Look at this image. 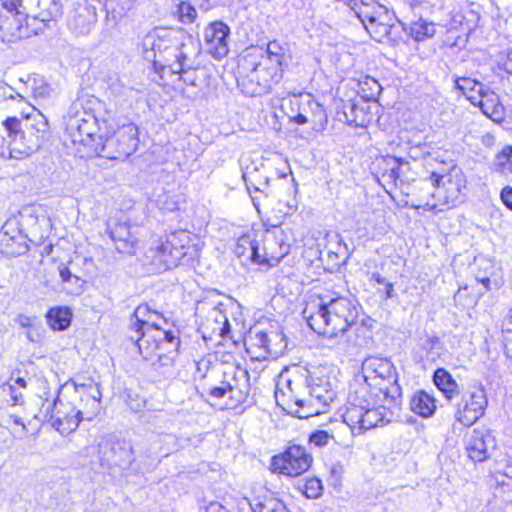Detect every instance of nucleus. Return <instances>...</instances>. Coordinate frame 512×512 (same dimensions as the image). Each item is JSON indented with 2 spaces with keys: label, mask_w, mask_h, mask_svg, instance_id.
<instances>
[{
  "label": "nucleus",
  "mask_w": 512,
  "mask_h": 512,
  "mask_svg": "<svg viewBox=\"0 0 512 512\" xmlns=\"http://www.w3.org/2000/svg\"><path fill=\"white\" fill-rule=\"evenodd\" d=\"M360 310L361 306L347 297H320L317 303L307 304L302 314L315 333L332 338L343 336L356 324Z\"/></svg>",
  "instance_id": "f257e3e1"
},
{
  "label": "nucleus",
  "mask_w": 512,
  "mask_h": 512,
  "mask_svg": "<svg viewBox=\"0 0 512 512\" xmlns=\"http://www.w3.org/2000/svg\"><path fill=\"white\" fill-rule=\"evenodd\" d=\"M66 132L71 146L66 144L68 153L79 158H92L98 155L101 136L98 135V121L95 115L83 109L82 104L74 102L69 109Z\"/></svg>",
  "instance_id": "f03ea898"
},
{
  "label": "nucleus",
  "mask_w": 512,
  "mask_h": 512,
  "mask_svg": "<svg viewBox=\"0 0 512 512\" xmlns=\"http://www.w3.org/2000/svg\"><path fill=\"white\" fill-rule=\"evenodd\" d=\"M160 318L162 315L154 310L134 344L144 359L157 355L161 365H173L179 354L180 339L173 331L158 324L157 320Z\"/></svg>",
  "instance_id": "7ed1b4c3"
},
{
  "label": "nucleus",
  "mask_w": 512,
  "mask_h": 512,
  "mask_svg": "<svg viewBox=\"0 0 512 512\" xmlns=\"http://www.w3.org/2000/svg\"><path fill=\"white\" fill-rule=\"evenodd\" d=\"M364 382L369 393L397 408L402 403V390L397 382L393 363L387 358L368 357L362 362Z\"/></svg>",
  "instance_id": "20e7f679"
},
{
  "label": "nucleus",
  "mask_w": 512,
  "mask_h": 512,
  "mask_svg": "<svg viewBox=\"0 0 512 512\" xmlns=\"http://www.w3.org/2000/svg\"><path fill=\"white\" fill-rule=\"evenodd\" d=\"M349 6L361 21L368 34L377 42H395L398 26L394 15L377 0H349Z\"/></svg>",
  "instance_id": "39448f33"
},
{
  "label": "nucleus",
  "mask_w": 512,
  "mask_h": 512,
  "mask_svg": "<svg viewBox=\"0 0 512 512\" xmlns=\"http://www.w3.org/2000/svg\"><path fill=\"white\" fill-rule=\"evenodd\" d=\"M307 387L309 389V397L307 399H296L295 404L302 408L307 405L310 407V411L304 414L296 411L299 418H308L311 415L324 412V409L336 397L331 377L328 369L325 367H317L309 372Z\"/></svg>",
  "instance_id": "423d86ee"
},
{
  "label": "nucleus",
  "mask_w": 512,
  "mask_h": 512,
  "mask_svg": "<svg viewBox=\"0 0 512 512\" xmlns=\"http://www.w3.org/2000/svg\"><path fill=\"white\" fill-rule=\"evenodd\" d=\"M139 132L136 124L123 121L112 134L99 145L98 155L111 160H125L131 156L139 145Z\"/></svg>",
  "instance_id": "0eeeda50"
},
{
  "label": "nucleus",
  "mask_w": 512,
  "mask_h": 512,
  "mask_svg": "<svg viewBox=\"0 0 512 512\" xmlns=\"http://www.w3.org/2000/svg\"><path fill=\"white\" fill-rule=\"evenodd\" d=\"M189 235L185 231H178L160 239L155 247L150 249L154 262L162 264L164 269H171L179 265L188 264L192 259Z\"/></svg>",
  "instance_id": "6e6552de"
},
{
  "label": "nucleus",
  "mask_w": 512,
  "mask_h": 512,
  "mask_svg": "<svg viewBox=\"0 0 512 512\" xmlns=\"http://www.w3.org/2000/svg\"><path fill=\"white\" fill-rule=\"evenodd\" d=\"M2 7L18 16H32L44 23L62 18L61 0H0Z\"/></svg>",
  "instance_id": "1a4fd4ad"
},
{
  "label": "nucleus",
  "mask_w": 512,
  "mask_h": 512,
  "mask_svg": "<svg viewBox=\"0 0 512 512\" xmlns=\"http://www.w3.org/2000/svg\"><path fill=\"white\" fill-rule=\"evenodd\" d=\"M455 420L464 426H471L485 413L488 406L486 391L482 385L473 386L461 395L455 404Z\"/></svg>",
  "instance_id": "9d476101"
},
{
  "label": "nucleus",
  "mask_w": 512,
  "mask_h": 512,
  "mask_svg": "<svg viewBox=\"0 0 512 512\" xmlns=\"http://www.w3.org/2000/svg\"><path fill=\"white\" fill-rule=\"evenodd\" d=\"M281 78L282 68L260 62L242 80V85L245 87L244 92L247 95L260 96L269 93L273 84H277Z\"/></svg>",
  "instance_id": "9b49d317"
},
{
  "label": "nucleus",
  "mask_w": 512,
  "mask_h": 512,
  "mask_svg": "<svg viewBox=\"0 0 512 512\" xmlns=\"http://www.w3.org/2000/svg\"><path fill=\"white\" fill-rule=\"evenodd\" d=\"M312 463V456L304 447L290 446L283 454L273 456L271 466L273 471L281 474L297 477L306 472Z\"/></svg>",
  "instance_id": "f8f14e48"
},
{
  "label": "nucleus",
  "mask_w": 512,
  "mask_h": 512,
  "mask_svg": "<svg viewBox=\"0 0 512 512\" xmlns=\"http://www.w3.org/2000/svg\"><path fill=\"white\" fill-rule=\"evenodd\" d=\"M380 400V398H376L375 395H371V393H369L368 386H357L350 392L347 408L343 414V420L350 427L353 433L356 430L358 433L361 432L364 409L370 407L369 405H377Z\"/></svg>",
  "instance_id": "ddd939ff"
},
{
  "label": "nucleus",
  "mask_w": 512,
  "mask_h": 512,
  "mask_svg": "<svg viewBox=\"0 0 512 512\" xmlns=\"http://www.w3.org/2000/svg\"><path fill=\"white\" fill-rule=\"evenodd\" d=\"M99 459L102 467H126L133 461L132 447L123 441L105 439L99 444Z\"/></svg>",
  "instance_id": "4468645a"
},
{
  "label": "nucleus",
  "mask_w": 512,
  "mask_h": 512,
  "mask_svg": "<svg viewBox=\"0 0 512 512\" xmlns=\"http://www.w3.org/2000/svg\"><path fill=\"white\" fill-rule=\"evenodd\" d=\"M173 51L175 63L172 65V68H179L180 70H183V68H198L201 44L192 35L179 32L178 40L174 43Z\"/></svg>",
  "instance_id": "2eb2a0df"
},
{
  "label": "nucleus",
  "mask_w": 512,
  "mask_h": 512,
  "mask_svg": "<svg viewBox=\"0 0 512 512\" xmlns=\"http://www.w3.org/2000/svg\"><path fill=\"white\" fill-rule=\"evenodd\" d=\"M22 127L27 134L26 146H20L23 150H39L50 136L49 125L46 117L41 113L21 120Z\"/></svg>",
  "instance_id": "dca6fc26"
},
{
  "label": "nucleus",
  "mask_w": 512,
  "mask_h": 512,
  "mask_svg": "<svg viewBox=\"0 0 512 512\" xmlns=\"http://www.w3.org/2000/svg\"><path fill=\"white\" fill-rule=\"evenodd\" d=\"M496 448V441L488 429H474L466 437V450L474 462H483L490 456V451Z\"/></svg>",
  "instance_id": "f3484780"
},
{
  "label": "nucleus",
  "mask_w": 512,
  "mask_h": 512,
  "mask_svg": "<svg viewBox=\"0 0 512 512\" xmlns=\"http://www.w3.org/2000/svg\"><path fill=\"white\" fill-rule=\"evenodd\" d=\"M179 32L166 28H155L143 39V54L146 59L155 61L157 53L166 52L178 40Z\"/></svg>",
  "instance_id": "a211bd4d"
},
{
  "label": "nucleus",
  "mask_w": 512,
  "mask_h": 512,
  "mask_svg": "<svg viewBox=\"0 0 512 512\" xmlns=\"http://www.w3.org/2000/svg\"><path fill=\"white\" fill-rule=\"evenodd\" d=\"M230 28L222 21L210 23L204 30V40L208 52L217 59L227 55L229 48L227 38Z\"/></svg>",
  "instance_id": "6ab92c4d"
},
{
  "label": "nucleus",
  "mask_w": 512,
  "mask_h": 512,
  "mask_svg": "<svg viewBox=\"0 0 512 512\" xmlns=\"http://www.w3.org/2000/svg\"><path fill=\"white\" fill-rule=\"evenodd\" d=\"M106 233L113 241L119 253L134 255L138 246V238L131 232V226L127 222H109Z\"/></svg>",
  "instance_id": "aec40b11"
},
{
  "label": "nucleus",
  "mask_w": 512,
  "mask_h": 512,
  "mask_svg": "<svg viewBox=\"0 0 512 512\" xmlns=\"http://www.w3.org/2000/svg\"><path fill=\"white\" fill-rule=\"evenodd\" d=\"M223 377L230 386V400L235 404L244 403L251 390L249 372L240 366H236L230 371L224 372Z\"/></svg>",
  "instance_id": "412c9836"
},
{
  "label": "nucleus",
  "mask_w": 512,
  "mask_h": 512,
  "mask_svg": "<svg viewBox=\"0 0 512 512\" xmlns=\"http://www.w3.org/2000/svg\"><path fill=\"white\" fill-rule=\"evenodd\" d=\"M3 126L7 136L9 137L10 143V158H22L31 155L37 150H29L26 151L20 148L21 146H26L27 142V134L25 133V129L22 127V121L16 117H8L5 121H3Z\"/></svg>",
  "instance_id": "4be33fe9"
},
{
  "label": "nucleus",
  "mask_w": 512,
  "mask_h": 512,
  "mask_svg": "<svg viewBox=\"0 0 512 512\" xmlns=\"http://www.w3.org/2000/svg\"><path fill=\"white\" fill-rule=\"evenodd\" d=\"M367 409H364L363 422L361 426V432L374 428L384 422L388 423L392 421L394 416H398L400 410L399 405L397 408L392 407L388 402L380 400L377 405H369Z\"/></svg>",
  "instance_id": "5701e85b"
},
{
  "label": "nucleus",
  "mask_w": 512,
  "mask_h": 512,
  "mask_svg": "<svg viewBox=\"0 0 512 512\" xmlns=\"http://www.w3.org/2000/svg\"><path fill=\"white\" fill-rule=\"evenodd\" d=\"M264 254L261 255L262 263L270 266L277 265L290 252V244L283 231L274 233L264 240Z\"/></svg>",
  "instance_id": "b1692460"
},
{
  "label": "nucleus",
  "mask_w": 512,
  "mask_h": 512,
  "mask_svg": "<svg viewBox=\"0 0 512 512\" xmlns=\"http://www.w3.org/2000/svg\"><path fill=\"white\" fill-rule=\"evenodd\" d=\"M242 178L245 182L246 188L251 195L253 205L257 210H259V196H253L252 191L254 189H259V185H265L266 183H270V177L267 174V169L263 163L257 164L255 162H251L247 165L243 172Z\"/></svg>",
  "instance_id": "393cba45"
},
{
  "label": "nucleus",
  "mask_w": 512,
  "mask_h": 512,
  "mask_svg": "<svg viewBox=\"0 0 512 512\" xmlns=\"http://www.w3.org/2000/svg\"><path fill=\"white\" fill-rule=\"evenodd\" d=\"M478 92L480 94L479 107L483 114L494 122H502L505 116V109L500 102L499 96L493 91H484L483 88H479Z\"/></svg>",
  "instance_id": "a878e982"
},
{
  "label": "nucleus",
  "mask_w": 512,
  "mask_h": 512,
  "mask_svg": "<svg viewBox=\"0 0 512 512\" xmlns=\"http://www.w3.org/2000/svg\"><path fill=\"white\" fill-rule=\"evenodd\" d=\"M13 236H6L7 229L0 230V248L9 256H19L28 250L25 237L19 229H12Z\"/></svg>",
  "instance_id": "bb28decb"
},
{
  "label": "nucleus",
  "mask_w": 512,
  "mask_h": 512,
  "mask_svg": "<svg viewBox=\"0 0 512 512\" xmlns=\"http://www.w3.org/2000/svg\"><path fill=\"white\" fill-rule=\"evenodd\" d=\"M177 447V438L173 434L153 435L148 440L149 457H167Z\"/></svg>",
  "instance_id": "cd10ccee"
},
{
  "label": "nucleus",
  "mask_w": 512,
  "mask_h": 512,
  "mask_svg": "<svg viewBox=\"0 0 512 512\" xmlns=\"http://www.w3.org/2000/svg\"><path fill=\"white\" fill-rule=\"evenodd\" d=\"M397 22L402 30L407 31L411 38L417 42L432 38L436 32L435 24L422 17H419L417 20H412L408 27L399 20H397Z\"/></svg>",
  "instance_id": "c85d7f7f"
},
{
  "label": "nucleus",
  "mask_w": 512,
  "mask_h": 512,
  "mask_svg": "<svg viewBox=\"0 0 512 512\" xmlns=\"http://www.w3.org/2000/svg\"><path fill=\"white\" fill-rule=\"evenodd\" d=\"M433 382L446 399L452 401L460 396L458 384L446 369H436L433 375Z\"/></svg>",
  "instance_id": "c756f323"
},
{
  "label": "nucleus",
  "mask_w": 512,
  "mask_h": 512,
  "mask_svg": "<svg viewBox=\"0 0 512 512\" xmlns=\"http://www.w3.org/2000/svg\"><path fill=\"white\" fill-rule=\"evenodd\" d=\"M95 21V12L86 5H80L71 18V26L78 33L87 34Z\"/></svg>",
  "instance_id": "7c9ffc66"
},
{
  "label": "nucleus",
  "mask_w": 512,
  "mask_h": 512,
  "mask_svg": "<svg viewBox=\"0 0 512 512\" xmlns=\"http://www.w3.org/2000/svg\"><path fill=\"white\" fill-rule=\"evenodd\" d=\"M410 408L423 418L431 417L436 410L435 399L425 391H418L411 398Z\"/></svg>",
  "instance_id": "2f4dec72"
},
{
  "label": "nucleus",
  "mask_w": 512,
  "mask_h": 512,
  "mask_svg": "<svg viewBox=\"0 0 512 512\" xmlns=\"http://www.w3.org/2000/svg\"><path fill=\"white\" fill-rule=\"evenodd\" d=\"M234 252L239 258L262 263L259 245L249 235H244L237 240Z\"/></svg>",
  "instance_id": "473e14b6"
},
{
  "label": "nucleus",
  "mask_w": 512,
  "mask_h": 512,
  "mask_svg": "<svg viewBox=\"0 0 512 512\" xmlns=\"http://www.w3.org/2000/svg\"><path fill=\"white\" fill-rule=\"evenodd\" d=\"M152 310L148 304H140L135 309L129 324L128 338L134 343L137 336L145 328L146 320L151 316Z\"/></svg>",
  "instance_id": "72a5a7b5"
},
{
  "label": "nucleus",
  "mask_w": 512,
  "mask_h": 512,
  "mask_svg": "<svg viewBox=\"0 0 512 512\" xmlns=\"http://www.w3.org/2000/svg\"><path fill=\"white\" fill-rule=\"evenodd\" d=\"M69 385L73 387L75 392H79V389H81L82 394L80 399L84 400L85 397L87 401L92 402V406L94 408H98L101 399V392L96 384H94L92 381H89L88 383H78L74 379H69L66 380V388Z\"/></svg>",
  "instance_id": "f704fd0d"
},
{
  "label": "nucleus",
  "mask_w": 512,
  "mask_h": 512,
  "mask_svg": "<svg viewBox=\"0 0 512 512\" xmlns=\"http://www.w3.org/2000/svg\"><path fill=\"white\" fill-rule=\"evenodd\" d=\"M382 162L385 164L386 168L382 173V178L388 183L392 185H396L397 180L400 177L401 169L404 162L401 158H397L394 156L387 155L382 159Z\"/></svg>",
  "instance_id": "c9c22d12"
},
{
  "label": "nucleus",
  "mask_w": 512,
  "mask_h": 512,
  "mask_svg": "<svg viewBox=\"0 0 512 512\" xmlns=\"http://www.w3.org/2000/svg\"><path fill=\"white\" fill-rule=\"evenodd\" d=\"M246 500L253 512H289L284 503L277 498L269 497L263 501L258 499Z\"/></svg>",
  "instance_id": "e433bc0d"
},
{
  "label": "nucleus",
  "mask_w": 512,
  "mask_h": 512,
  "mask_svg": "<svg viewBox=\"0 0 512 512\" xmlns=\"http://www.w3.org/2000/svg\"><path fill=\"white\" fill-rule=\"evenodd\" d=\"M14 17L0 18V38L3 41H13L16 38L25 36L19 23L14 25Z\"/></svg>",
  "instance_id": "4c0bfd02"
},
{
  "label": "nucleus",
  "mask_w": 512,
  "mask_h": 512,
  "mask_svg": "<svg viewBox=\"0 0 512 512\" xmlns=\"http://www.w3.org/2000/svg\"><path fill=\"white\" fill-rule=\"evenodd\" d=\"M306 106L310 110V122L314 125L315 128L324 129L328 122L324 107L311 98L307 99Z\"/></svg>",
  "instance_id": "58836bf2"
},
{
  "label": "nucleus",
  "mask_w": 512,
  "mask_h": 512,
  "mask_svg": "<svg viewBox=\"0 0 512 512\" xmlns=\"http://www.w3.org/2000/svg\"><path fill=\"white\" fill-rule=\"evenodd\" d=\"M348 111H344L345 120L348 124L355 127H365L368 123L366 115L362 108H358L355 103H349L345 106Z\"/></svg>",
  "instance_id": "ea45409f"
},
{
  "label": "nucleus",
  "mask_w": 512,
  "mask_h": 512,
  "mask_svg": "<svg viewBox=\"0 0 512 512\" xmlns=\"http://www.w3.org/2000/svg\"><path fill=\"white\" fill-rule=\"evenodd\" d=\"M266 53L267 57L262 62L282 68L285 54L283 53V48L276 41L270 42L267 45Z\"/></svg>",
  "instance_id": "a19ab883"
},
{
  "label": "nucleus",
  "mask_w": 512,
  "mask_h": 512,
  "mask_svg": "<svg viewBox=\"0 0 512 512\" xmlns=\"http://www.w3.org/2000/svg\"><path fill=\"white\" fill-rule=\"evenodd\" d=\"M267 337L271 339L269 346H267V354L271 356H277L285 350L287 342L285 336L277 331H271L267 333Z\"/></svg>",
  "instance_id": "79ce46f5"
},
{
  "label": "nucleus",
  "mask_w": 512,
  "mask_h": 512,
  "mask_svg": "<svg viewBox=\"0 0 512 512\" xmlns=\"http://www.w3.org/2000/svg\"><path fill=\"white\" fill-rule=\"evenodd\" d=\"M494 496L505 504H512V481L497 478Z\"/></svg>",
  "instance_id": "37998d69"
},
{
  "label": "nucleus",
  "mask_w": 512,
  "mask_h": 512,
  "mask_svg": "<svg viewBox=\"0 0 512 512\" xmlns=\"http://www.w3.org/2000/svg\"><path fill=\"white\" fill-rule=\"evenodd\" d=\"M46 320L49 327L53 330H64V309L61 306L52 307L46 313Z\"/></svg>",
  "instance_id": "c03bdc74"
},
{
  "label": "nucleus",
  "mask_w": 512,
  "mask_h": 512,
  "mask_svg": "<svg viewBox=\"0 0 512 512\" xmlns=\"http://www.w3.org/2000/svg\"><path fill=\"white\" fill-rule=\"evenodd\" d=\"M496 169L502 173L512 172V147L507 146L497 155Z\"/></svg>",
  "instance_id": "a18cd8bd"
},
{
  "label": "nucleus",
  "mask_w": 512,
  "mask_h": 512,
  "mask_svg": "<svg viewBox=\"0 0 512 512\" xmlns=\"http://www.w3.org/2000/svg\"><path fill=\"white\" fill-rule=\"evenodd\" d=\"M177 12L179 15V20L183 24H191L195 21L197 17V11L194 6L190 3L182 1L179 3L177 7Z\"/></svg>",
  "instance_id": "49530a36"
},
{
  "label": "nucleus",
  "mask_w": 512,
  "mask_h": 512,
  "mask_svg": "<svg viewBox=\"0 0 512 512\" xmlns=\"http://www.w3.org/2000/svg\"><path fill=\"white\" fill-rule=\"evenodd\" d=\"M58 402H60L59 396H57L56 400L53 403V409L51 413L47 412L46 415V425H50L53 429H55L57 432H59L61 435L63 434L61 427H62V417H61V411H55Z\"/></svg>",
  "instance_id": "de8ad7c7"
},
{
  "label": "nucleus",
  "mask_w": 512,
  "mask_h": 512,
  "mask_svg": "<svg viewBox=\"0 0 512 512\" xmlns=\"http://www.w3.org/2000/svg\"><path fill=\"white\" fill-rule=\"evenodd\" d=\"M322 483L318 478H311L306 481L304 494L307 498L316 499L322 494Z\"/></svg>",
  "instance_id": "09e8293b"
},
{
  "label": "nucleus",
  "mask_w": 512,
  "mask_h": 512,
  "mask_svg": "<svg viewBox=\"0 0 512 512\" xmlns=\"http://www.w3.org/2000/svg\"><path fill=\"white\" fill-rule=\"evenodd\" d=\"M331 439H333V436L330 435L327 431L316 430L310 434L309 443L315 447L322 448L327 446Z\"/></svg>",
  "instance_id": "8fccbe9b"
},
{
  "label": "nucleus",
  "mask_w": 512,
  "mask_h": 512,
  "mask_svg": "<svg viewBox=\"0 0 512 512\" xmlns=\"http://www.w3.org/2000/svg\"><path fill=\"white\" fill-rule=\"evenodd\" d=\"M432 154V146L428 143H418L409 148V155L411 158L417 160L420 158L428 157Z\"/></svg>",
  "instance_id": "3c124183"
},
{
  "label": "nucleus",
  "mask_w": 512,
  "mask_h": 512,
  "mask_svg": "<svg viewBox=\"0 0 512 512\" xmlns=\"http://www.w3.org/2000/svg\"><path fill=\"white\" fill-rule=\"evenodd\" d=\"M229 387L230 386L227 384V382L223 378L218 386H213V387L209 388L207 393L210 397L217 399V400L223 399L225 397H228L230 399Z\"/></svg>",
  "instance_id": "603ef678"
},
{
  "label": "nucleus",
  "mask_w": 512,
  "mask_h": 512,
  "mask_svg": "<svg viewBox=\"0 0 512 512\" xmlns=\"http://www.w3.org/2000/svg\"><path fill=\"white\" fill-rule=\"evenodd\" d=\"M251 344L259 349H262L265 354H267V346L271 342V339L267 337V333L263 331L256 332L253 336L250 337Z\"/></svg>",
  "instance_id": "864d4df0"
},
{
  "label": "nucleus",
  "mask_w": 512,
  "mask_h": 512,
  "mask_svg": "<svg viewBox=\"0 0 512 512\" xmlns=\"http://www.w3.org/2000/svg\"><path fill=\"white\" fill-rule=\"evenodd\" d=\"M197 69H185L183 68V70H180L179 68H172V72L173 73H176V74H179L180 75V79L183 80L184 83L188 84V85H191V86H196V80H197V76H196V71Z\"/></svg>",
  "instance_id": "5fc2aeb1"
},
{
  "label": "nucleus",
  "mask_w": 512,
  "mask_h": 512,
  "mask_svg": "<svg viewBox=\"0 0 512 512\" xmlns=\"http://www.w3.org/2000/svg\"><path fill=\"white\" fill-rule=\"evenodd\" d=\"M310 119V110L306 106V103L303 105V107L300 108V111L294 117L291 118V120L297 123L298 125H304L306 123H309Z\"/></svg>",
  "instance_id": "6e6d98bb"
},
{
  "label": "nucleus",
  "mask_w": 512,
  "mask_h": 512,
  "mask_svg": "<svg viewBox=\"0 0 512 512\" xmlns=\"http://www.w3.org/2000/svg\"><path fill=\"white\" fill-rule=\"evenodd\" d=\"M456 86L459 90H461L463 92L465 90H474L475 86H479L480 88H482L481 84H479V83L475 82L474 80L467 78V77L458 78L456 80Z\"/></svg>",
  "instance_id": "4d7b16f0"
},
{
  "label": "nucleus",
  "mask_w": 512,
  "mask_h": 512,
  "mask_svg": "<svg viewBox=\"0 0 512 512\" xmlns=\"http://www.w3.org/2000/svg\"><path fill=\"white\" fill-rule=\"evenodd\" d=\"M37 320L35 316H28L25 314H18L15 318V322L23 328H34V324Z\"/></svg>",
  "instance_id": "13d9d810"
},
{
  "label": "nucleus",
  "mask_w": 512,
  "mask_h": 512,
  "mask_svg": "<svg viewBox=\"0 0 512 512\" xmlns=\"http://www.w3.org/2000/svg\"><path fill=\"white\" fill-rule=\"evenodd\" d=\"M82 420V412L77 411L76 415L67 419L66 418V430H69L70 432H73L78 427L79 423Z\"/></svg>",
  "instance_id": "bf43d9fd"
},
{
  "label": "nucleus",
  "mask_w": 512,
  "mask_h": 512,
  "mask_svg": "<svg viewBox=\"0 0 512 512\" xmlns=\"http://www.w3.org/2000/svg\"><path fill=\"white\" fill-rule=\"evenodd\" d=\"M11 152H10V143H9V137L6 138L0 134V156L1 157H8L10 158Z\"/></svg>",
  "instance_id": "052dcab7"
},
{
  "label": "nucleus",
  "mask_w": 512,
  "mask_h": 512,
  "mask_svg": "<svg viewBox=\"0 0 512 512\" xmlns=\"http://www.w3.org/2000/svg\"><path fill=\"white\" fill-rule=\"evenodd\" d=\"M502 332L506 334L505 341H508V335L512 334V309L502 322Z\"/></svg>",
  "instance_id": "680f3d73"
},
{
  "label": "nucleus",
  "mask_w": 512,
  "mask_h": 512,
  "mask_svg": "<svg viewBox=\"0 0 512 512\" xmlns=\"http://www.w3.org/2000/svg\"><path fill=\"white\" fill-rule=\"evenodd\" d=\"M39 85L33 87L34 95L36 97L44 98L49 95L50 88L47 84H45L43 81H39Z\"/></svg>",
  "instance_id": "e2e57ef3"
},
{
  "label": "nucleus",
  "mask_w": 512,
  "mask_h": 512,
  "mask_svg": "<svg viewBox=\"0 0 512 512\" xmlns=\"http://www.w3.org/2000/svg\"><path fill=\"white\" fill-rule=\"evenodd\" d=\"M501 199L504 203V205L512 210V188L511 187H505L503 188L501 192Z\"/></svg>",
  "instance_id": "0e129e2a"
},
{
  "label": "nucleus",
  "mask_w": 512,
  "mask_h": 512,
  "mask_svg": "<svg viewBox=\"0 0 512 512\" xmlns=\"http://www.w3.org/2000/svg\"><path fill=\"white\" fill-rule=\"evenodd\" d=\"M14 90L7 84L0 83V100L14 99Z\"/></svg>",
  "instance_id": "69168bd1"
},
{
  "label": "nucleus",
  "mask_w": 512,
  "mask_h": 512,
  "mask_svg": "<svg viewBox=\"0 0 512 512\" xmlns=\"http://www.w3.org/2000/svg\"><path fill=\"white\" fill-rule=\"evenodd\" d=\"M440 344V339L437 336H427L424 340L422 346L426 350H433L436 346Z\"/></svg>",
  "instance_id": "338daca9"
},
{
  "label": "nucleus",
  "mask_w": 512,
  "mask_h": 512,
  "mask_svg": "<svg viewBox=\"0 0 512 512\" xmlns=\"http://www.w3.org/2000/svg\"><path fill=\"white\" fill-rule=\"evenodd\" d=\"M503 69L512 75V49H508L505 53V60L503 61Z\"/></svg>",
  "instance_id": "774afa93"
}]
</instances>
